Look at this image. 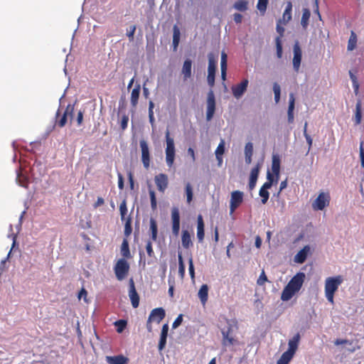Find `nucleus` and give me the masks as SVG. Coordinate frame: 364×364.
<instances>
[{"label": "nucleus", "instance_id": "8", "mask_svg": "<svg viewBox=\"0 0 364 364\" xmlns=\"http://www.w3.org/2000/svg\"><path fill=\"white\" fill-rule=\"evenodd\" d=\"M244 194L242 191H235L231 193L230 198V212L232 214L243 202Z\"/></svg>", "mask_w": 364, "mask_h": 364}, {"label": "nucleus", "instance_id": "11", "mask_svg": "<svg viewBox=\"0 0 364 364\" xmlns=\"http://www.w3.org/2000/svg\"><path fill=\"white\" fill-rule=\"evenodd\" d=\"M141 150V161L145 168L148 169L150 166V153L148 144L145 140L139 142Z\"/></svg>", "mask_w": 364, "mask_h": 364}, {"label": "nucleus", "instance_id": "52", "mask_svg": "<svg viewBox=\"0 0 364 364\" xmlns=\"http://www.w3.org/2000/svg\"><path fill=\"white\" fill-rule=\"evenodd\" d=\"M253 154V145L251 142L246 144L245 147V155L252 156Z\"/></svg>", "mask_w": 364, "mask_h": 364}, {"label": "nucleus", "instance_id": "32", "mask_svg": "<svg viewBox=\"0 0 364 364\" xmlns=\"http://www.w3.org/2000/svg\"><path fill=\"white\" fill-rule=\"evenodd\" d=\"M173 46L174 50H176V48L178 46L179 41H180V35H181L180 30L176 25H175L173 26Z\"/></svg>", "mask_w": 364, "mask_h": 364}, {"label": "nucleus", "instance_id": "48", "mask_svg": "<svg viewBox=\"0 0 364 364\" xmlns=\"http://www.w3.org/2000/svg\"><path fill=\"white\" fill-rule=\"evenodd\" d=\"M186 193L187 196V202L190 203L193 199V189L190 183H187L186 186Z\"/></svg>", "mask_w": 364, "mask_h": 364}, {"label": "nucleus", "instance_id": "12", "mask_svg": "<svg viewBox=\"0 0 364 364\" xmlns=\"http://www.w3.org/2000/svg\"><path fill=\"white\" fill-rule=\"evenodd\" d=\"M216 65L217 61L213 58L209 57L207 80L210 87H213L215 83Z\"/></svg>", "mask_w": 364, "mask_h": 364}, {"label": "nucleus", "instance_id": "24", "mask_svg": "<svg viewBox=\"0 0 364 364\" xmlns=\"http://www.w3.org/2000/svg\"><path fill=\"white\" fill-rule=\"evenodd\" d=\"M225 152V141L221 140L220 143L218 146L216 150H215V157L218 161V165L219 166H221L223 164V154Z\"/></svg>", "mask_w": 364, "mask_h": 364}, {"label": "nucleus", "instance_id": "6", "mask_svg": "<svg viewBox=\"0 0 364 364\" xmlns=\"http://www.w3.org/2000/svg\"><path fill=\"white\" fill-rule=\"evenodd\" d=\"M74 107L68 105L66 109L64 110L63 113L61 114L60 109H58L56 112L55 115V124L59 127H63L68 121V117H72L73 113Z\"/></svg>", "mask_w": 364, "mask_h": 364}, {"label": "nucleus", "instance_id": "16", "mask_svg": "<svg viewBox=\"0 0 364 364\" xmlns=\"http://www.w3.org/2000/svg\"><path fill=\"white\" fill-rule=\"evenodd\" d=\"M166 313L163 308H156L153 309L149 314V320L159 323L165 317Z\"/></svg>", "mask_w": 364, "mask_h": 364}, {"label": "nucleus", "instance_id": "39", "mask_svg": "<svg viewBox=\"0 0 364 364\" xmlns=\"http://www.w3.org/2000/svg\"><path fill=\"white\" fill-rule=\"evenodd\" d=\"M178 274L181 278L185 275V264L181 254H178Z\"/></svg>", "mask_w": 364, "mask_h": 364}, {"label": "nucleus", "instance_id": "15", "mask_svg": "<svg viewBox=\"0 0 364 364\" xmlns=\"http://www.w3.org/2000/svg\"><path fill=\"white\" fill-rule=\"evenodd\" d=\"M247 85H248V80L246 79L243 80L238 85H233L231 88L233 95L237 99L240 98L244 94V92L246 91Z\"/></svg>", "mask_w": 364, "mask_h": 364}, {"label": "nucleus", "instance_id": "51", "mask_svg": "<svg viewBox=\"0 0 364 364\" xmlns=\"http://www.w3.org/2000/svg\"><path fill=\"white\" fill-rule=\"evenodd\" d=\"M282 20H279V21L277 23V31L279 33V36L277 37H280V40H282V37L284 36V28L281 26Z\"/></svg>", "mask_w": 364, "mask_h": 364}, {"label": "nucleus", "instance_id": "62", "mask_svg": "<svg viewBox=\"0 0 364 364\" xmlns=\"http://www.w3.org/2000/svg\"><path fill=\"white\" fill-rule=\"evenodd\" d=\"M131 289L129 296H138L137 292L134 288V282L132 279H130Z\"/></svg>", "mask_w": 364, "mask_h": 364}, {"label": "nucleus", "instance_id": "33", "mask_svg": "<svg viewBox=\"0 0 364 364\" xmlns=\"http://www.w3.org/2000/svg\"><path fill=\"white\" fill-rule=\"evenodd\" d=\"M311 16V12L309 9H304L301 20V24L304 28H306L309 24V20Z\"/></svg>", "mask_w": 364, "mask_h": 364}, {"label": "nucleus", "instance_id": "59", "mask_svg": "<svg viewBox=\"0 0 364 364\" xmlns=\"http://www.w3.org/2000/svg\"><path fill=\"white\" fill-rule=\"evenodd\" d=\"M352 343L347 340V339H336L335 341H334V344L336 346H339V345H341V344H351Z\"/></svg>", "mask_w": 364, "mask_h": 364}, {"label": "nucleus", "instance_id": "46", "mask_svg": "<svg viewBox=\"0 0 364 364\" xmlns=\"http://www.w3.org/2000/svg\"><path fill=\"white\" fill-rule=\"evenodd\" d=\"M259 195L262 198V204H265L267 202L269 197V193L268 191L261 188L259 192Z\"/></svg>", "mask_w": 364, "mask_h": 364}, {"label": "nucleus", "instance_id": "23", "mask_svg": "<svg viewBox=\"0 0 364 364\" xmlns=\"http://www.w3.org/2000/svg\"><path fill=\"white\" fill-rule=\"evenodd\" d=\"M191 68H192V61L189 59L186 60L183 63L182 70H181L182 75H183L184 80H187V79L191 77Z\"/></svg>", "mask_w": 364, "mask_h": 364}, {"label": "nucleus", "instance_id": "47", "mask_svg": "<svg viewBox=\"0 0 364 364\" xmlns=\"http://www.w3.org/2000/svg\"><path fill=\"white\" fill-rule=\"evenodd\" d=\"M307 126H308V123L305 122L304 127V136L306 140V142L309 144V149H310L312 146L313 140H312L311 136L307 133Z\"/></svg>", "mask_w": 364, "mask_h": 364}, {"label": "nucleus", "instance_id": "41", "mask_svg": "<svg viewBox=\"0 0 364 364\" xmlns=\"http://www.w3.org/2000/svg\"><path fill=\"white\" fill-rule=\"evenodd\" d=\"M234 6L238 11H245L247 9V2L245 0H239L235 4Z\"/></svg>", "mask_w": 364, "mask_h": 364}, {"label": "nucleus", "instance_id": "17", "mask_svg": "<svg viewBox=\"0 0 364 364\" xmlns=\"http://www.w3.org/2000/svg\"><path fill=\"white\" fill-rule=\"evenodd\" d=\"M310 247L309 245L304 246L297 254L294 256V261L299 264H302L306 259L308 255L310 252Z\"/></svg>", "mask_w": 364, "mask_h": 364}, {"label": "nucleus", "instance_id": "4", "mask_svg": "<svg viewBox=\"0 0 364 364\" xmlns=\"http://www.w3.org/2000/svg\"><path fill=\"white\" fill-rule=\"evenodd\" d=\"M343 282L342 276H336L334 277H328L325 283L326 296H333L338 286Z\"/></svg>", "mask_w": 364, "mask_h": 364}, {"label": "nucleus", "instance_id": "19", "mask_svg": "<svg viewBox=\"0 0 364 364\" xmlns=\"http://www.w3.org/2000/svg\"><path fill=\"white\" fill-rule=\"evenodd\" d=\"M106 360L109 364H127L129 363V358L123 355L107 356Z\"/></svg>", "mask_w": 364, "mask_h": 364}, {"label": "nucleus", "instance_id": "35", "mask_svg": "<svg viewBox=\"0 0 364 364\" xmlns=\"http://www.w3.org/2000/svg\"><path fill=\"white\" fill-rule=\"evenodd\" d=\"M149 193L151 200V207L152 210H156L157 207V201L155 191L152 189L151 186L149 185Z\"/></svg>", "mask_w": 364, "mask_h": 364}, {"label": "nucleus", "instance_id": "40", "mask_svg": "<svg viewBox=\"0 0 364 364\" xmlns=\"http://www.w3.org/2000/svg\"><path fill=\"white\" fill-rule=\"evenodd\" d=\"M276 43V49H277V56L278 58H281L282 57V40H280V37H277L275 39Z\"/></svg>", "mask_w": 364, "mask_h": 364}, {"label": "nucleus", "instance_id": "49", "mask_svg": "<svg viewBox=\"0 0 364 364\" xmlns=\"http://www.w3.org/2000/svg\"><path fill=\"white\" fill-rule=\"evenodd\" d=\"M146 250L149 257H152L154 256V252L152 247V242L151 240L147 241L146 245Z\"/></svg>", "mask_w": 364, "mask_h": 364}, {"label": "nucleus", "instance_id": "1", "mask_svg": "<svg viewBox=\"0 0 364 364\" xmlns=\"http://www.w3.org/2000/svg\"><path fill=\"white\" fill-rule=\"evenodd\" d=\"M305 279V274L303 272L297 273L289 282L284 288L282 296H294L295 293L299 291L302 287Z\"/></svg>", "mask_w": 364, "mask_h": 364}, {"label": "nucleus", "instance_id": "30", "mask_svg": "<svg viewBox=\"0 0 364 364\" xmlns=\"http://www.w3.org/2000/svg\"><path fill=\"white\" fill-rule=\"evenodd\" d=\"M121 254L124 257V259L125 258H130L131 257V253H130V250H129V242H128L127 238H124L123 240L122 243Z\"/></svg>", "mask_w": 364, "mask_h": 364}, {"label": "nucleus", "instance_id": "44", "mask_svg": "<svg viewBox=\"0 0 364 364\" xmlns=\"http://www.w3.org/2000/svg\"><path fill=\"white\" fill-rule=\"evenodd\" d=\"M293 356L289 355V353H284L281 358L277 360V364H288L291 360Z\"/></svg>", "mask_w": 364, "mask_h": 364}, {"label": "nucleus", "instance_id": "29", "mask_svg": "<svg viewBox=\"0 0 364 364\" xmlns=\"http://www.w3.org/2000/svg\"><path fill=\"white\" fill-rule=\"evenodd\" d=\"M272 171L278 178L280 171V159L277 156L272 157Z\"/></svg>", "mask_w": 364, "mask_h": 364}, {"label": "nucleus", "instance_id": "9", "mask_svg": "<svg viewBox=\"0 0 364 364\" xmlns=\"http://www.w3.org/2000/svg\"><path fill=\"white\" fill-rule=\"evenodd\" d=\"M154 182L158 191L161 193H164L168 186V178L167 175L165 173L156 175L154 176Z\"/></svg>", "mask_w": 364, "mask_h": 364}, {"label": "nucleus", "instance_id": "22", "mask_svg": "<svg viewBox=\"0 0 364 364\" xmlns=\"http://www.w3.org/2000/svg\"><path fill=\"white\" fill-rule=\"evenodd\" d=\"M197 237L199 242H202L204 239V223L201 215L198 216L197 220Z\"/></svg>", "mask_w": 364, "mask_h": 364}, {"label": "nucleus", "instance_id": "61", "mask_svg": "<svg viewBox=\"0 0 364 364\" xmlns=\"http://www.w3.org/2000/svg\"><path fill=\"white\" fill-rule=\"evenodd\" d=\"M118 187L120 190L124 188V178L120 173H118Z\"/></svg>", "mask_w": 364, "mask_h": 364}, {"label": "nucleus", "instance_id": "63", "mask_svg": "<svg viewBox=\"0 0 364 364\" xmlns=\"http://www.w3.org/2000/svg\"><path fill=\"white\" fill-rule=\"evenodd\" d=\"M139 298L140 297H130L132 301V304L134 308H137L139 304Z\"/></svg>", "mask_w": 364, "mask_h": 364}, {"label": "nucleus", "instance_id": "7", "mask_svg": "<svg viewBox=\"0 0 364 364\" xmlns=\"http://www.w3.org/2000/svg\"><path fill=\"white\" fill-rule=\"evenodd\" d=\"M215 112V99L213 90H210L207 97L206 119L211 120Z\"/></svg>", "mask_w": 364, "mask_h": 364}, {"label": "nucleus", "instance_id": "55", "mask_svg": "<svg viewBox=\"0 0 364 364\" xmlns=\"http://www.w3.org/2000/svg\"><path fill=\"white\" fill-rule=\"evenodd\" d=\"M267 281V277L265 274L264 271H262L257 279V284L259 285H263Z\"/></svg>", "mask_w": 364, "mask_h": 364}, {"label": "nucleus", "instance_id": "13", "mask_svg": "<svg viewBox=\"0 0 364 364\" xmlns=\"http://www.w3.org/2000/svg\"><path fill=\"white\" fill-rule=\"evenodd\" d=\"M172 232L174 235H178L180 230V213L177 208L171 210Z\"/></svg>", "mask_w": 364, "mask_h": 364}, {"label": "nucleus", "instance_id": "38", "mask_svg": "<svg viewBox=\"0 0 364 364\" xmlns=\"http://www.w3.org/2000/svg\"><path fill=\"white\" fill-rule=\"evenodd\" d=\"M132 232V219L130 217H128L126 220V223L124 225V235L126 237H128Z\"/></svg>", "mask_w": 364, "mask_h": 364}, {"label": "nucleus", "instance_id": "25", "mask_svg": "<svg viewBox=\"0 0 364 364\" xmlns=\"http://www.w3.org/2000/svg\"><path fill=\"white\" fill-rule=\"evenodd\" d=\"M294 103L295 99L294 95L291 93L289 95V102L288 107V121L289 123H292L294 122Z\"/></svg>", "mask_w": 364, "mask_h": 364}, {"label": "nucleus", "instance_id": "54", "mask_svg": "<svg viewBox=\"0 0 364 364\" xmlns=\"http://www.w3.org/2000/svg\"><path fill=\"white\" fill-rule=\"evenodd\" d=\"M208 287L207 284H203L200 288L198 296H208Z\"/></svg>", "mask_w": 364, "mask_h": 364}, {"label": "nucleus", "instance_id": "57", "mask_svg": "<svg viewBox=\"0 0 364 364\" xmlns=\"http://www.w3.org/2000/svg\"><path fill=\"white\" fill-rule=\"evenodd\" d=\"M135 31H136V26H132L130 27L129 31H128L127 33L129 41L134 40V36Z\"/></svg>", "mask_w": 364, "mask_h": 364}, {"label": "nucleus", "instance_id": "5", "mask_svg": "<svg viewBox=\"0 0 364 364\" xmlns=\"http://www.w3.org/2000/svg\"><path fill=\"white\" fill-rule=\"evenodd\" d=\"M331 196L328 193L321 192L312 203V208L316 210H322L329 205Z\"/></svg>", "mask_w": 364, "mask_h": 364}, {"label": "nucleus", "instance_id": "28", "mask_svg": "<svg viewBox=\"0 0 364 364\" xmlns=\"http://www.w3.org/2000/svg\"><path fill=\"white\" fill-rule=\"evenodd\" d=\"M292 4L289 1L282 16L283 23L285 24L291 19Z\"/></svg>", "mask_w": 364, "mask_h": 364}, {"label": "nucleus", "instance_id": "14", "mask_svg": "<svg viewBox=\"0 0 364 364\" xmlns=\"http://www.w3.org/2000/svg\"><path fill=\"white\" fill-rule=\"evenodd\" d=\"M301 49L298 42L294 45L293 67L295 71L298 72L301 61Z\"/></svg>", "mask_w": 364, "mask_h": 364}, {"label": "nucleus", "instance_id": "53", "mask_svg": "<svg viewBox=\"0 0 364 364\" xmlns=\"http://www.w3.org/2000/svg\"><path fill=\"white\" fill-rule=\"evenodd\" d=\"M188 270H189V274H190L191 278L193 279L195 277V272H194L193 258L191 257L188 259Z\"/></svg>", "mask_w": 364, "mask_h": 364}, {"label": "nucleus", "instance_id": "37", "mask_svg": "<svg viewBox=\"0 0 364 364\" xmlns=\"http://www.w3.org/2000/svg\"><path fill=\"white\" fill-rule=\"evenodd\" d=\"M356 43H357L356 35L353 31H352L351 35L349 38V41H348V50H353L356 46Z\"/></svg>", "mask_w": 364, "mask_h": 364}, {"label": "nucleus", "instance_id": "56", "mask_svg": "<svg viewBox=\"0 0 364 364\" xmlns=\"http://www.w3.org/2000/svg\"><path fill=\"white\" fill-rule=\"evenodd\" d=\"M183 321V314H179L178 317L175 319L172 324V327L173 328H176L178 326H179Z\"/></svg>", "mask_w": 364, "mask_h": 364}, {"label": "nucleus", "instance_id": "21", "mask_svg": "<svg viewBox=\"0 0 364 364\" xmlns=\"http://www.w3.org/2000/svg\"><path fill=\"white\" fill-rule=\"evenodd\" d=\"M141 86L139 84H136L131 93L130 102L133 108H136L138 105L139 95H140Z\"/></svg>", "mask_w": 364, "mask_h": 364}, {"label": "nucleus", "instance_id": "42", "mask_svg": "<svg viewBox=\"0 0 364 364\" xmlns=\"http://www.w3.org/2000/svg\"><path fill=\"white\" fill-rule=\"evenodd\" d=\"M268 0H258L257 8L260 13L264 14L267 10Z\"/></svg>", "mask_w": 364, "mask_h": 364}, {"label": "nucleus", "instance_id": "43", "mask_svg": "<svg viewBox=\"0 0 364 364\" xmlns=\"http://www.w3.org/2000/svg\"><path fill=\"white\" fill-rule=\"evenodd\" d=\"M119 212L121 220H124L126 215L127 214V202L125 200H124L119 205Z\"/></svg>", "mask_w": 364, "mask_h": 364}, {"label": "nucleus", "instance_id": "27", "mask_svg": "<svg viewBox=\"0 0 364 364\" xmlns=\"http://www.w3.org/2000/svg\"><path fill=\"white\" fill-rule=\"evenodd\" d=\"M149 223H150L149 230H150V232H151V240L152 241H156V239H157V236H158V225H157V223L155 220V219L151 218L150 219Z\"/></svg>", "mask_w": 364, "mask_h": 364}, {"label": "nucleus", "instance_id": "60", "mask_svg": "<svg viewBox=\"0 0 364 364\" xmlns=\"http://www.w3.org/2000/svg\"><path fill=\"white\" fill-rule=\"evenodd\" d=\"M128 179H129V185H130V188L132 190H133L134 186V181L133 173L132 171H129V173H128Z\"/></svg>", "mask_w": 364, "mask_h": 364}, {"label": "nucleus", "instance_id": "58", "mask_svg": "<svg viewBox=\"0 0 364 364\" xmlns=\"http://www.w3.org/2000/svg\"><path fill=\"white\" fill-rule=\"evenodd\" d=\"M359 152H360L359 154H360L361 166L364 168V149L363 147V142L360 143Z\"/></svg>", "mask_w": 364, "mask_h": 364}, {"label": "nucleus", "instance_id": "2", "mask_svg": "<svg viewBox=\"0 0 364 364\" xmlns=\"http://www.w3.org/2000/svg\"><path fill=\"white\" fill-rule=\"evenodd\" d=\"M166 161L167 165L171 167L173 164L175 159V145L173 139L170 136L169 130L167 129L166 132Z\"/></svg>", "mask_w": 364, "mask_h": 364}, {"label": "nucleus", "instance_id": "64", "mask_svg": "<svg viewBox=\"0 0 364 364\" xmlns=\"http://www.w3.org/2000/svg\"><path fill=\"white\" fill-rule=\"evenodd\" d=\"M83 120V112L79 111L77 116V125H81Z\"/></svg>", "mask_w": 364, "mask_h": 364}, {"label": "nucleus", "instance_id": "10", "mask_svg": "<svg viewBox=\"0 0 364 364\" xmlns=\"http://www.w3.org/2000/svg\"><path fill=\"white\" fill-rule=\"evenodd\" d=\"M234 328L237 329V321L235 320L229 321V346H235V350H237V348L240 350V347L243 346V343L240 342L237 338L230 336V334L233 332Z\"/></svg>", "mask_w": 364, "mask_h": 364}, {"label": "nucleus", "instance_id": "36", "mask_svg": "<svg viewBox=\"0 0 364 364\" xmlns=\"http://www.w3.org/2000/svg\"><path fill=\"white\" fill-rule=\"evenodd\" d=\"M260 168L261 164L259 163H257L256 166L251 170L250 180L256 181H257Z\"/></svg>", "mask_w": 364, "mask_h": 364}, {"label": "nucleus", "instance_id": "50", "mask_svg": "<svg viewBox=\"0 0 364 364\" xmlns=\"http://www.w3.org/2000/svg\"><path fill=\"white\" fill-rule=\"evenodd\" d=\"M128 122H129V117L127 114H124L122 117L120 127L122 130H124L127 128L128 126Z\"/></svg>", "mask_w": 364, "mask_h": 364}, {"label": "nucleus", "instance_id": "3", "mask_svg": "<svg viewBox=\"0 0 364 364\" xmlns=\"http://www.w3.org/2000/svg\"><path fill=\"white\" fill-rule=\"evenodd\" d=\"M114 271L119 281L124 279L127 277L129 271L128 262L124 258L119 259L114 265Z\"/></svg>", "mask_w": 364, "mask_h": 364}, {"label": "nucleus", "instance_id": "26", "mask_svg": "<svg viewBox=\"0 0 364 364\" xmlns=\"http://www.w3.org/2000/svg\"><path fill=\"white\" fill-rule=\"evenodd\" d=\"M181 242L184 248L188 249L193 245L191 237L188 230H183L181 236Z\"/></svg>", "mask_w": 364, "mask_h": 364}, {"label": "nucleus", "instance_id": "31", "mask_svg": "<svg viewBox=\"0 0 364 364\" xmlns=\"http://www.w3.org/2000/svg\"><path fill=\"white\" fill-rule=\"evenodd\" d=\"M362 119L361 101L358 100L355 105L354 122L355 124H360Z\"/></svg>", "mask_w": 364, "mask_h": 364}, {"label": "nucleus", "instance_id": "20", "mask_svg": "<svg viewBox=\"0 0 364 364\" xmlns=\"http://www.w3.org/2000/svg\"><path fill=\"white\" fill-rule=\"evenodd\" d=\"M168 323H165L162 326L161 336H160V340L159 343V350H162L166 344V338L168 336Z\"/></svg>", "mask_w": 364, "mask_h": 364}, {"label": "nucleus", "instance_id": "34", "mask_svg": "<svg viewBox=\"0 0 364 364\" xmlns=\"http://www.w3.org/2000/svg\"><path fill=\"white\" fill-rule=\"evenodd\" d=\"M228 55L223 51L221 55V77L223 80H225L226 77V60Z\"/></svg>", "mask_w": 364, "mask_h": 364}, {"label": "nucleus", "instance_id": "45", "mask_svg": "<svg viewBox=\"0 0 364 364\" xmlns=\"http://www.w3.org/2000/svg\"><path fill=\"white\" fill-rule=\"evenodd\" d=\"M114 325L117 327V331L118 333H122L124 330V328L127 326V321L125 320L121 319V320L117 321L114 323Z\"/></svg>", "mask_w": 364, "mask_h": 364}, {"label": "nucleus", "instance_id": "18", "mask_svg": "<svg viewBox=\"0 0 364 364\" xmlns=\"http://www.w3.org/2000/svg\"><path fill=\"white\" fill-rule=\"evenodd\" d=\"M300 334L297 333L289 341V348L285 353H289V355L293 356L298 348Z\"/></svg>", "mask_w": 364, "mask_h": 364}]
</instances>
